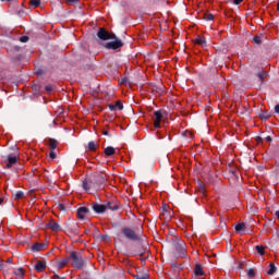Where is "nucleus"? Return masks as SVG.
<instances>
[{
  "label": "nucleus",
  "mask_w": 279,
  "mask_h": 279,
  "mask_svg": "<svg viewBox=\"0 0 279 279\" xmlns=\"http://www.w3.org/2000/svg\"><path fill=\"white\" fill-rule=\"evenodd\" d=\"M68 258L72 267H74V269H83V267L86 265V262H84V258L82 257V253L80 252L72 251Z\"/></svg>",
  "instance_id": "nucleus-1"
},
{
  "label": "nucleus",
  "mask_w": 279,
  "mask_h": 279,
  "mask_svg": "<svg viewBox=\"0 0 279 279\" xmlns=\"http://www.w3.org/2000/svg\"><path fill=\"white\" fill-rule=\"evenodd\" d=\"M173 248L175 250V255L180 258H184L186 256V244L180 240L172 241Z\"/></svg>",
  "instance_id": "nucleus-2"
},
{
  "label": "nucleus",
  "mask_w": 279,
  "mask_h": 279,
  "mask_svg": "<svg viewBox=\"0 0 279 279\" xmlns=\"http://www.w3.org/2000/svg\"><path fill=\"white\" fill-rule=\"evenodd\" d=\"M121 234L123 235L124 239H128V241H140L141 240L138 234H136V231H134L130 227L122 228Z\"/></svg>",
  "instance_id": "nucleus-3"
},
{
  "label": "nucleus",
  "mask_w": 279,
  "mask_h": 279,
  "mask_svg": "<svg viewBox=\"0 0 279 279\" xmlns=\"http://www.w3.org/2000/svg\"><path fill=\"white\" fill-rule=\"evenodd\" d=\"M16 162H19V157L15 155L9 154L7 157H2V166L4 169H12Z\"/></svg>",
  "instance_id": "nucleus-4"
},
{
  "label": "nucleus",
  "mask_w": 279,
  "mask_h": 279,
  "mask_svg": "<svg viewBox=\"0 0 279 279\" xmlns=\"http://www.w3.org/2000/svg\"><path fill=\"white\" fill-rule=\"evenodd\" d=\"M97 37L100 40H114L117 38L116 34L109 33L106 28L100 27L97 32Z\"/></svg>",
  "instance_id": "nucleus-5"
},
{
  "label": "nucleus",
  "mask_w": 279,
  "mask_h": 279,
  "mask_svg": "<svg viewBox=\"0 0 279 279\" xmlns=\"http://www.w3.org/2000/svg\"><path fill=\"white\" fill-rule=\"evenodd\" d=\"M167 114V111L160 109V110H157V111H154V117H155V120H154V128L156 130H159L160 128V123H162V119H165V116Z\"/></svg>",
  "instance_id": "nucleus-6"
},
{
  "label": "nucleus",
  "mask_w": 279,
  "mask_h": 279,
  "mask_svg": "<svg viewBox=\"0 0 279 279\" xmlns=\"http://www.w3.org/2000/svg\"><path fill=\"white\" fill-rule=\"evenodd\" d=\"M123 47V43L121 39L114 38V41H109L106 44V49H112L113 51H117V49H121Z\"/></svg>",
  "instance_id": "nucleus-7"
},
{
  "label": "nucleus",
  "mask_w": 279,
  "mask_h": 279,
  "mask_svg": "<svg viewBox=\"0 0 279 279\" xmlns=\"http://www.w3.org/2000/svg\"><path fill=\"white\" fill-rule=\"evenodd\" d=\"M76 215L78 219H86L90 215V209L88 207H80L76 210Z\"/></svg>",
  "instance_id": "nucleus-8"
},
{
  "label": "nucleus",
  "mask_w": 279,
  "mask_h": 279,
  "mask_svg": "<svg viewBox=\"0 0 279 279\" xmlns=\"http://www.w3.org/2000/svg\"><path fill=\"white\" fill-rule=\"evenodd\" d=\"M46 228H49V230H51L52 232H61L62 231V227H60V225L58 222H56V220H53V219L49 220V222L46 225Z\"/></svg>",
  "instance_id": "nucleus-9"
},
{
  "label": "nucleus",
  "mask_w": 279,
  "mask_h": 279,
  "mask_svg": "<svg viewBox=\"0 0 279 279\" xmlns=\"http://www.w3.org/2000/svg\"><path fill=\"white\" fill-rule=\"evenodd\" d=\"M94 182L95 184H97L98 186H104V184H106V175L101 174V173H96L94 175Z\"/></svg>",
  "instance_id": "nucleus-10"
},
{
  "label": "nucleus",
  "mask_w": 279,
  "mask_h": 279,
  "mask_svg": "<svg viewBox=\"0 0 279 279\" xmlns=\"http://www.w3.org/2000/svg\"><path fill=\"white\" fill-rule=\"evenodd\" d=\"M14 51H16V53L13 56L12 62H13L14 64H20V63H21V60H23V56L20 53L21 47L15 46V47H14Z\"/></svg>",
  "instance_id": "nucleus-11"
},
{
  "label": "nucleus",
  "mask_w": 279,
  "mask_h": 279,
  "mask_svg": "<svg viewBox=\"0 0 279 279\" xmlns=\"http://www.w3.org/2000/svg\"><path fill=\"white\" fill-rule=\"evenodd\" d=\"M45 269H47V262L38 260L35 264V270L38 271V274H43V271H45Z\"/></svg>",
  "instance_id": "nucleus-12"
},
{
  "label": "nucleus",
  "mask_w": 279,
  "mask_h": 279,
  "mask_svg": "<svg viewBox=\"0 0 279 279\" xmlns=\"http://www.w3.org/2000/svg\"><path fill=\"white\" fill-rule=\"evenodd\" d=\"M93 210L98 215H102V213H106V205H99L96 203L93 205Z\"/></svg>",
  "instance_id": "nucleus-13"
},
{
  "label": "nucleus",
  "mask_w": 279,
  "mask_h": 279,
  "mask_svg": "<svg viewBox=\"0 0 279 279\" xmlns=\"http://www.w3.org/2000/svg\"><path fill=\"white\" fill-rule=\"evenodd\" d=\"M105 208H106V210H113V211L119 210V204L108 202L107 204H105Z\"/></svg>",
  "instance_id": "nucleus-14"
},
{
  "label": "nucleus",
  "mask_w": 279,
  "mask_h": 279,
  "mask_svg": "<svg viewBox=\"0 0 279 279\" xmlns=\"http://www.w3.org/2000/svg\"><path fill=\"white\" fill-rule=\"evenodd\" d=\"M14 276L16 279H23V278H25V270L22 267L16 268L14 270Z\"/></svg>",
  "instance_id": "nucleus-15"
},
{
  "label": "nucleus",
  "mask_w": 279,
  "mask_h": 279,
  "mask_svg": "<svg viewBox=\"0 0 279 279\" xmlns=\"http://www.w3.org/2000/svg\"><path fill=\"white\" fill-rule=\"evenodd\" d=\"M267 75H269V74L265 71H260L257 73V77L260 81V86H263V84H265V80H267Z\"/></svg>",
  "instance_id": "nucleus-16"
},
{
  "label": "nucleus",
  "mask_w": 279,
  "mask_h": 279,
  "mask_svg": "<svg viewBox=\"0 0 279 279\" xmlns=\"http://www.w3.org/2000/svg\"><path fill=\"white\" fill-rule=\"evenodd\" d=\"M45 243H35L32 245V251L33 252H43L45 250Z\"/></svg>",
  "instance_id": "nucleus-17"
},
{
  "label": "nucleus",
  "mask_w": 279,
  "mask_h": 279,
  "mask_svg": "<svg viewBox=\"0 0 279 279\" xmlns=\"http://www.w3.org/2000/svg\"><path fill=\"white\" fill-rule=\"evenodd\" d=\"M105 156H114L117 154V150L112 146H108L104 150Z\"/></svg>",
  "instance_id": "nucleus-18"
},
{
  "label": "nucleus",
  "mask_w": 279,
  "mask_h": 279,
  "mask_svg": "<svg viewBox=\"0 0 279 279\" xmlns=\"http://www.w3.org/2000/svg\"><path fill=\"white\" fill-rule=\"evenodd\" d=\"M196 45H199L201 47H206V37L197 36L195 39Z\"/></svg>",
  "instance_id": "nucleus-19"
},
{
  "label": "nucleus",
  "mask_w": 279,
  "mask_h": 279,
  "mask_svg": "<svg viewBox=\"0 0 279 279\" xmlns=\"http://www.w3.org/2000/svg\"><path fill=\"white\" fill-rule=\"evenodd\" d=\"M194 274H195V276H204V268H202V265H199V264L195 265Z\"/></svg>",
  "instance_id": "nucleus-20"
},
{
  "label": "nucleus",
  "mask_w": 279,
  "mask_h": 279,
  "mask_svg": "<svg viewBox=\"0 0 279 279\" xmlns=\"http://www.w3.org/2000/svg\"><path fill=\"white\" fill-rule=\"evenodd\" d=\"M255 250L259 256H265V246L264 245H256Z\"/></svg>",
  "instance_id": "nucleus-21"
},
{
  "label": "nucleus",
  "mask_w": 279,
  "mask_h": 279,
  "mask_svg": "<svg viewBox=\"0 0 279 279\" xmlns=\"http://www.w3.org/2000/svg\"><path fill=\"white\" fill-rule=\"evenodd\" d=\"M48 145H49L50 149L54 150L58 147V141L54 138H50Z\"/></svg>",
  "instance_id": "nucleus-22"
},
{
  "label": "nucleus",
  "mask_w": 279,
  "mask_h": 279,
  "mask_svg": "<svg viewBox=\"0 0 279 279\" xmlns=\"http://www.w3.org/2000/svg\"><path fill=\"white\" fill-rule=\"evenodd\" d=\"M269 270L267 271L268 276H274V274H276V271L278 270V268L276 267V265L274 263H271L269 265Z\"/></svg>",
  "instance_id": "nucleus-23"
},
{
  "label": "nucleus",
  "mask_w": 279,
  "mask_h": 279,
  "mask_svg": "<svg viewBox=\"0 0 279 279\" xmlns=\"http://www.w3.org/2000/svg\"><path fill=\"white\" fill-rule=\"evenodd\" d=\"M70 260H69V257L61 260L59 264H58V269H62V267H66V265H69Z\"/></svg>",
  "instance_id": "nucleus-24"
},
{
  "label": "nucleus",
  "mask_w": 279,
  "mask_h": 279,
  "mask_svg": "<svg viewBox=\"0 0 279 279\" xmlns=\"http://www.w3.org/2000/svg\"><path fill=\"white\" fill-rule=\"evenodd\" d=\"M245 230V223L241 222L235 226V232H243Z\"/></svg>",
  "instance_id": "nucleus-25"
},
{
  "label": "nucleus",
  "mask_w": 279,
  "mask_h": 279,
  "mask_svg": "<svg viewBox=\"0 0 279 279\" xmlns=\"http://www.w3.org/2000/svg\"><path fill=\"white\" fill-rule=\"evenodd\" d=\"M259 117L262 119H264V121H267V119H269V117H271V114H269V112H267V111H260Z\"/></svg>",
  "instance_id": "nucleus-26"
},
{
  "label": "nucleus",
  "mask_w": 279,
  "mask_h": 279,
  "mask_svg": "<svg viewBox=\"0 0 279 279\" xmlns=\"http://www.w3.org/2000/svg\"><path fill=\"white\" fill-rule=\"evenodd\" d=\"M88 149H89V151H97V144H95L94 141L89 142Z\"/></svg>",
  "instance_id": "nucleus-27"
},
{
  "label": "nucleus",
  "mask_w": 279,
  "mask_h": 279,
  "mask_svg": "<svg viewBox=\"0 0 279 279\" xmlns=\"http://www.w3.org/2000/svg\"><path fill=\"white\" fill-rule=\"evenodd\" d=\"M247 277L252 279L256 278V271L254 270V268H250L247 270Z\"/></svg>",
  "instance_id": "nucleus-28"
},
{
  "label": "nucleus",
  "mask_w": 279,
  "mask_h": 279,
  "mask_svg": "<svg viewBox=\"0 0 279 279\" xmlns=\"http://www.w3.org/2000/svg\"><path fill=\"white\" fill-rule=\"evenodd\" d=\"M14 197L15 199H23V197H25V193H23V191H17Z\"/></svg>",
  "instance_id": "nucleus-29"
},
{
  "label": "nucleus",
  "mask_w": 279,
  "mask_h": 279,
  "mask_svg": "<svg viewBox=\"0 0 279 279\" xmlns=\"http://www.w3.org/2000/svg\"><path fill=\"white\" fill-rule=\"evenodd\" d=\"M31 5L33 8H39L40 5V0H31Z\"/></svg>",
  "instance_id": "nucleus-30"
},
{
  "label": "nucleus",
  "mask_w": 279,
  "mask_h": 279,
  "mask_svg": "<svg viewBox=\"0 0 279 279\" xmlns=\"http://www.w3.org/2000/svg\"><path fill=\"white\" fill-rule=\"evenodd\" d=\"M253 43H255V45H262L263 41L260 40V36H255V37L253 38Z\"/></svg>",
  "instance_id": "nucleus-31"
},
{
  "label": "nucleus",
  "mask_w": 279,
  "mask_h": 279,
  "mask_svg": "<svg viewBox=\"0 0 279 279\" xmlns=\"http://www.w3.org/2000/svg\"><path fill=\"white\" fill-rule=\"evenodd\" d=\"M116 109L118 108V110H123V102H121V100H118L116 104Z\"/></svg>",
  "instance_id": "nucleus-32"
},
{
  "label": "nucleus",
  "mask_w": 279,
  "mask_h": 279,
  "mask_svg": "<svg viewBox=\"0 0 279 279\" xmlns=\"http://www.w3.org/2000/svg\"><path fill=\"white\" fill-rule=\"evenodd\" d=\"M215 20V15H213V13H208L205 15V21H214Z\"/></svg>",
  "instance_id": "nucleus-33"
},
{
  "label": "nucleus",
  "mask_w": 279,
  "mask_h": 279,
  "mask_svg": "<svg viewBox=\"0 0 279 279\" xmlns=\"http://www.w3.org/2000/svg\"><path fill=\"white\" fill-rule=\"evenodd\" d=\"M83 189L84 191H88L90 189V184L88 183V181H83Z\"/></svg>",
  "instance_id": "nucleus-34"
},
{
  "label": "nucleus",
  "mask_w": 279,
  "mask_h": 279,
  "mask_svg": "<svg viewBox=\"0 0 279 279\" xmlns=\"http://www.w3.org/2000/svg\"><path fill=\"white\" fill-rule=\"evenodd\" d=\"M29 41V36H22L20 37V43H28Z\"/></svg>",
  "instance_id": "nucleus-35"
},
{
  "label": "nucleus",
  "mask_w": 279,
  "mask_h": 279,
  "mask_svg": "<svg viewBox=\"0 0 279 279\" xmlns=\"http://www.w3.org/2000/svg\"><path fill=\"white\" fill-rule=\"evenodd\" d=\"M49 156H50L51 160H56V158H57L58 155L56 154V151L51 150V151L49 153Z\"/></svg>",
  "instance_id": "nucleus-36"
},
{
  "label": "nucleus",
  "mask_w": 279,
  "mask_h": 279,
  "mask_svg": "<svg viewBox=\"0 0 279 279\" xmlns=\"http://www.w3.org/2000/svg\"><path fill=\"white\" fill-rule=\"evenodd\" d=\"M68 5H73V3L80 2V0H65Z\"/></svg>",
  "instance_id": "nucleus-37"
},
{
  "label": "nucleus",
  "mask_w": 279,
  "mask_h": 279,
  "mask_svg": "<svg viewBox=\"0 0 279 279\" xmlns=\"http://www.w3.org/2000/svg\"><path fill=\"white\" fill-rule=\"evenodd\" d=\"M45 89L47 90V93H51L53 90V86L47 85Z\"/></svg>",
  "instance_id": "nucleus-38"
},
{
  "label": "nucleus",
  "mask_w": 279,
  "mask_h": 279,
  "mask_svg": "<svg viewBox=\"0 0 279 279\" xmlns=\"http://www.w3.org/2000/svg\"><path fill=\"white\" fill-rule=\"evenodd\" d=\"M109 110H111V112H114V110H117V106L116 105H109Z\"/></svg>",
  "instance_id": "nucleus-39"
},
{
  "label": "nucleus",
  "mask_w": 279,
  "mask_h": 279,
  "mask_svg": "<svg viewBox=\"0 0 279 279\" xmlns=\"http://www.w3.org/2000/svg\"><path fill=\"white\" fill-rule=\"evenodd\" d=\"M234 5H241L243 3V0H233Z\"/></svg>",
  "instance_id": "nucleus-40"
},
{
  "label": "nucleus",
  "mask_w": 279,
  "mask_h": 279,
  "mask_svg": "<svg viewBox=\"0 0 279 279\" xmlns=\"http://www.w3.org/2000/svg\"><path fill=\"white\" fill-rule=\"evenodd\" d=\"M59 210H62V211L66 210V207L64 206V204H59Z\"/></svg>",
  "instance_id": "nucleus-41"
},
{
  "label": "nucleus",
  "mask_w": 279,
  "mask_h": 279,
  "mask_svg": "<svg viewBox=\"0 0 279 279\" xmlns=\"http://www.w3.org/2000/svg\"><path fill=\"white\" fill-rule=\"evenodd\" d=\"M275 112H276L277 114H279V105H276V106H275Z\"/></svg>",
  "instance_id": "nucleus-42"
},
{
  "label": "nucleus",
  "mask_w": 279,
  "mask_h": 279,
  "mask_svg": "<svg viewBox=\"0 0 279 279\" xmlns=\"http://www.w3.org/2000/svg\"><path fill=\"white\" fill-rule=\"evenodd\" d=\"M256 142H257V143H263V137L257 136V137H256Z\"/></svg>",
  "instance_id": "nucleus-43"
},
{
  "label": "nucleus",
  "mask_w": 279,
  "mask_h": 279,
  "mask_svg": "<svg viewBox=\"0 0 279 279\" xmlns=\"http://www.w3.org/2000/svg\"><path fill=\"white\" fill-rule=\"evenodd\" d=\"M102 135H104V136H109V135H110V132H108V131H102Z\"/></svg>",
  "instance_id": "nucleus-44"
},
{
  "label": "nucleus",
  "mask_w": 279,
  "mask_h": 279,
  "mask_svg": "<svg viewBox=\"0 0 279 279\" xmlns=\"http://www.w3.org/2000/svg\"><path fill=\"white\" fill-rule=\"evenodd\" d=\"M182 135H183V136H187V135H189V136H192L191 132H183Z\"/></svg>",
  "instance_id": "nucleus-45"
},
{
  "label": "nucleus",
  "mask_w": 279,
  "mask_h": 279,
  "mask_svg": "<svg viewBox=\"0 0 279 279\" xmlns=\"http://www.w3.org/2000/svg\"><path fill=\"white\" fill-rule=\"evenodd\" d=\"M238 269H243V262H239Z\"/></svg>",
  "instance_id": "nucleus-46"
},
{
  "label": "nucleus",
  "mask_w": 279,
  "mask_h": 279,
  "mask_svg": "<svg viewBox=\"0 0 279 279\" xmlns=\"http://www.w3.org/2000/svg\"><path fill=\"white\" fill-rule=\"evenodd\" d=\"M61 277L58 275V274H54L53 276H52V279H60Z\"/></svg>",
  "instance_id": "nucleus-47"
},
{
  "label": "nucleus",
  "mask_w": 279,
  "mask_h": 279,
  "mask_svg": "<svg viewBox=\"0 0 279 279\" xmlns=\"http://www.w3.org/2000/svg\"><path fill=\"white\" fill-rule=\"evenodd\" d=\"M266 141L268 142V143H271V136H266Z\"/></svg>",
  "instance_id": "nucleus-48"
},
{
  "label": "nucleus",
  "mask_w": 279,
  "mask_h": 279,
  "mask_svg": "<svg viewBox=\"0 0 279 279\" xmlns=\"http://www.w3.org/2000/svg\"><path fill=\"white\" fill-rule=\"evenodd\" d=\"M1 204H3V198L0 197V206H1Z\"/></svg>",
  "instance_id": "nucleus-49"
},
{
  "label": "nucleus",
  "mask_w": 279,
  "mask_h": 279,
  "mask_svg": "<svg viewBox=\"0 0 279 279\" xmlns=\"http://www.w3.org/2000/svg\"><path fill=\"white\" fill-rule=\"evenodd\" d=\"M277 10L279 11V2L277 3Z\"/></svg>",
  "instance_id": "nucleus-50"
},
{
  "label": "nucleus",
  "mask_w": 279,
  "mask_h": 279,
  "mask_svg": "<svg viewBox=\"0 0 279 279\" xmlns=\"http://www.w3.org/2000/svg\"><path fill=\"white\" fill-rule=\"evenodd\" d=\"M8 263H12V259H11V258H9V259H8Z\"/></svg>",
  "instance_id": "nucleus-51"
},
{
  "label": "nucleus",
  "mask_w": 279,
  "mask_h": 279,
  "mask_svg": "<svg viewBox=\"0 0 279 279\" xmlns=\"http://www.w3.org/2000/svg\"><path fill=\"white\" fill-rule=\"evenodd\" d=\"M1 1H8V2H10V1H12V0H1Z\"/></svg>",
  "instance_id": "nucleus-52"
},
{
  "label": "nucleus",
  "mask_w": 279,
  "mask_h": 279,
  "mask_svg": "<svg viewBox=\"0 0 279 279\" xmlns=\"http://www.w3.org/2000/svg\"><path fill=\"white\" fill-rule=\"evenodd\" d=\"M122 84H125V78L122 81Z\"/></svg>",
  "instance_id": "nucleus-53"
},
{
  "label": "nucleus",
  "mask_w": 279,
  "mask_h": 279,
  "mask_svg": "<svg viewBox=\"0 0 279 279\" xmlns=\"http://www.w3.org/2000/svg\"><path fill=\"white\" fill-rule=\"evenodd\" d=\"M163 210L167 213V208L166 207H163Z\"/></svg>",
  "instance_id": "nucleus-54"
},
{
  "label": "nucleus",
  "mask_w": 279,
  "mask_h": 279,
  "mask_svg": "<svg viewBox=\"0 0 279 279\" xmlns=\"http://www.w3.org/2000/svg\"><path fill=\"white\" fill-rule=\"evenodd\" d=\"M140 256H143V253H141Z\"/></svg>",
  "instance_id": "nucleus-55"
},
{
  "label": "nucleus",
  "mask_w": 279,
  "mask_h": 279,
  "mask_svg": "<svg viewBox=\"0 0 279 279\" xmlns=\"http://www.w3.org/2000/svg\"><path fill=\"white\" fill-rule=\"evenodd\" d=\"M60 279H65L64 277H61Z\"/></svg>",
  "instance_id": "nucleus-56"
}]
</instances>
